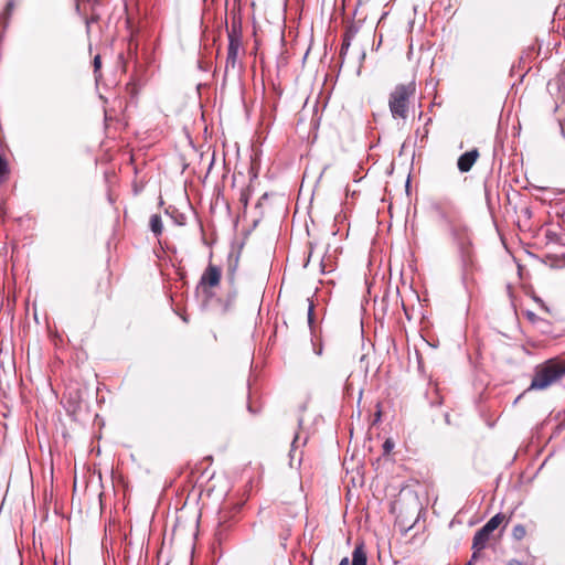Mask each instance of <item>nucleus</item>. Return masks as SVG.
I'll use <instances>...</instances> for the list:
<instances>
[{"instance_id":"obj_1","label":"nucleus","mask_w":565,"mask_h":565,"mask_svg":"<svg viewBox=\"0 0 565 565\" xmlns=\"http://www.w3.org/2000/svg\"><path fill=\"white\" fill-rule=\"evenodd\" d=\"M437 213L449 225V231L457 245L461 266V282L467 291L473 285V271L476 269L475 256L471 245V238L468 227L458 222H451L440 207H436Z\"/></svg>"},{"instance_id":"obj_2","label":"nucleus","mask_w":565,"mask_h":565,"mask_svg":"<svg viewBox=\"0 0 565 565\" xmlns=\"http://www.w3.org/2000/svg\"><path fill=\"white\" fill-rule=\"evenodd\" d=\"M565 376V362L550 359L534 370L532 382L526 391H543Z\"/></svg>"},{"instance_id":"obj_3","label":"nucleus","mask_w":565,"mask_h":565,"mask_svg":"<svg viewBox=\"0 0 565 565\" xmlns=\"http://www.w3.org/2000/svg\"><path fill=\"white\" fill-rule=\"evenodd\" d=\"M416 85L414 82L408 84H398L390 94L388 107L394 119L405 120L408 115L409 98L415 94Z\"/></svg>"},{"instance_id":"obj_4","label":"nucleus","mask_w":565,"mask_h":565,"mask_svg":"<svg viewBox=\"0 0 565 565\" xmlns=\"http://www.w3.org/2000/svg\"><path fill=\"white\" fill-rule=\"evenodd\" d=\"M504 520V515L498 513L493 515L481 529H479L472 540V548L477 551L483 550L489 540L491 533L499 527Z\"/></svg>"},{"instance_id":"obj_5","label":"nucleus","mask_w":565,"mask_h":565,"mask_svg":"<svg viewBox=\"0 0 565 565\" xmlns=\"http://www.w3.org/2000/svg\"><path fill=\"white\" fill-rule=\"evenodd\" d=\"M221 277V268L212 264H210L203 271L198 285V289H202V292L206 299H210L213 296L211 288L218 286Z\"/></svg>"},{"instance_id":"obj_6","label":"nucleus","mask_w":565,"mask_h":565,"mask_svg":"<svg viewBox=\"0 0 565 565\" xmlns=\"http://www.w3.org/2000/svg\"><path fill=\"white\" fill-rule=\"evenodd\" d=\"M479 157V152L477 149H472L470 151H467L462 153L457 161V167L460 172H468L475 164Z\"/></svg>"},{"instance_id":"obj_7","label":"nucleus","mask_w":565,"mask_h":565,"mask_svg":"<svg viewBox=\"0 0 565 565\" xmlns=\"http://www.w3.org/2000/svg\"><path fill=\"white\" fill-rule=\"evenodd\" d=\"M228 36V46H227V56L228 58L236 60L238 58V52L242 45L241 35L233 29L227 33Z\"/></svg>"},{"instance_id":"obj_8","label":"nucleus","mask_w":565,"mask_h":565,"mask_svg":"<svg viewBox=\"0 0 565 565\" xmlns=\"http://www.w3.org/2000/svg\"><path fill=\"white\" fill-rule=\"evenodd\" d=\"M367 557L363 543L355 545L352 552V565H366Z\"/></svg>"},{"instance_id":"obj_9","label":"nucleus","mask_w":565,"mask_h":565,"mask_svg":"<svg viewBox=\"0 0 565 565\" xmlns=\"http://www.w3.org/2000/svg\"><path fill=\"white\" fill-rule=\"evenodd\" d=\"M150 230L151 232L156 235V236H159L162 234V231H163V224H162V218L159 214H152L150 216Z\"/></svg>"},{"instance_id":"obj_10","label":"nucleus","mask_w":565,"mask_h":565,"mask_svg":"<svg viewBox=\"0 0 565 565\" xmlns=\"http://www.w3.org/2000/svg\"><path fill=\"white\" fill-rule=\"evenodd\" d=\"M238 266V255L234 256L231 254L228 256V265H227V276L231 284H234L235 273Z\"/></svg>"},{"instance_id":"obj_11","label":"nucleus","mask_w":565,"mask_h":565,"mask_svg":"<svg viewBox=\"0 0 565 565\" xmlns=\"http://www.w3.org/2000/svg\"><path fill=\"white\" fill-rule=\"evenodd\" d=\"M9 173V163L7 159L0 154V184L8 178Z\"/></svg>"},{"instance_id":"obj_12","label":"nucleus","mask_w":565,"mask_h":565,"mask_svg":"<svg viewBox=\"0 0 565 565\" xmlns=\"http://www.w3.org/2000/svg\"><path fill=\"white\" fill-rule=\"evenodd\" d=\"M526 535V530L522 524H516L512 530V536L516 541H521Z\"/></svg>"},{"instance_id":"obj_13","label":"nucleus","mask_w":565,"mask_h":565,"mask_svg":"<svg viewBox=\"0 0 565 565\" xmlns=\"http://www.w3.org/2000/svg\"><path fill=\"white\" fill-rule=\"evenodd\" d=\"M300 436L298 434L295 435L294 439H292V443H291V449H290V452H289V456H290V460L292 461L296 457V452H297V449L299 448L300 446Z\"/></svg>"},{"instance_id":"obj_14","label":"nucleus","mask_w":565,"mask_h":565,"mask_svg":"<svg viewBox=\"0 0 565 565\" xmlns=\"http://www.w3.org/2000/svg\"><path fill=\"white\" fill-rule=\"evenodd\" d=\"M307 301L309 302V306H308V323H309L310 327H312L315 305H313V302L310 299H307Z\"/></svg>"},{"instance_id":"obj_15","label":"nucleus","mask_w":565,"mask_h":565,"mask_svg":"<svg viewBox=\"0 0 565 565\" xmlns=\"http://www.w3.org/2000/svg\"><path fill=\"white\" fill-rule=\"evenodd\" d=\"M394 448V443L392 439H386L383 444L384 454H390Z\"/></svg>"},{"instance_id":"obj_16","label":"nucleus","mask_w":565,"mask_h":565,"mask_svg":"<svg viewBox=\"0 0 565 565\" xmlns=\"http://www.w3.org/2000/svg\"><path fill=\"white\" fill-rule=\"evenodd\" d=\"M237 61L226 57L225 63V72H228L230 68L234 70L236 67Z\"/></svg>"},{"instance_id":"obj_17","label":"nucleus","mask_w":565,"mask_h":565,"mask_svg":"<svg viewBox=\"0 0 565 565\" xmlns=\"http://www.w3.org/2000/svg\"><path fill=\"white\" fill-rule=\"evenodd\" d=\"M13 6H14V4H13V1H9V2L7 3L6 9H4V12H3V14H4L6 19H8V18H9V15L11 14V12H12V10H13Z\"/></svg>"},{"instance_id":"obj_18","label":"nucleus","mask_w":565,"mask_h":565,"mask_svg":"<svg viewBox=\"0 0 565 565\" xmlns=\"http://www.w3.org/2000/svg\"><path fill=\"white\" fill-rule=\"evenodd\" d=\"M236 296H237V291H236V290H233V291L228 292V295H227V300H226L227 306H228L230 303H233V302L235 301Z\"/></svg>"},{"instance_id":"obj_19","label":"nucleus","mask_w":565,"mask_h":565,"mask_svg":"<svg viewBox=\"0 0 565 565\" xmlns=\"http://www.w3.org/2000/svg\"><path fill=\"white\" fill-rule=\"evenodd\" d=\"M327 260H329V257L327 258L326 256L322 257L321 262H320V267H321V271L322 273H326L327 271Z\"/></svg>"},{"instance_id":"obj_20","label":"nucleus","mask_w":565,"mask_h":565,"mask_svg":"<svg viewBox=\"0 0 565 565\" xmlns=\"http://www.w3.org/2000/svg\"><path fill=\"white\" fill-rule=\"evenodd\" d=\"M100 67V56L97 55L94 57V71L97 72V70Z\"/></svg>"},{"instance_id":"obj_21","label":"nucleus","mask_w":565,"mask_h":565,"mask_svg":"<svg viewBox=\"0 0 565 565\" xmlns=\"http://www.w3.org/2000/svg\"><path fill=\"white\" fill-rule=\"evenodd\" d=\"M478 552L477 550H475L471 558L468 561V563L466 565H473V563L476 562V559L478 558Z\"/></svg>"},{"instance_id":"obj_22","label":"nucleus","mask_w":565,"mask_h":565,"mask_svg":"<svg viewBox=\"0 0 565 565\" xmlns=\"http://www.w3.org/2000/svg\"><path fill=\"white\" fill-rule=\"evenodd\" d=\"M505 565H523V564L519 559L512 558V559H509Z\"/></svg>"},{"instance_id":"obj_23","label":"nucleus","mask_w":565,"mask_h":565,"mask_svg":"<svg viewBox=\"0 0 565 565\" xmlns=\"http://www.w3.org/2000/svg\"><path fill=\"white\" fill-rule=\"evenodd\" d=\"M534 300H535L537 303H540L542 308H544L546 311H548V309L545 307V305H544V302H543V300H542V299H540V298H534Z\"/></svg>"},{"instance_id":"obj_24","label":"nucleus","mask_w":565,"mask_h":565,"mask_svg":"<svg viewBox=\"0 0 565 565\" xmlns=\"http://www.w3.org/2000/svg\"><path fill=\"white\" fill-rule=\"evenodd\" d=\"M349 558L348 557H344L340 561L339 565H349Z\"/></svg>"},{"instance_id":"obj_25","label":"nucleus","mask_w":565,"mask_h":565,"mask_svg":"<svg viewBox=\"0 0 565 565\" xmlns=\"http://www.w3.org/2000/svg\"><path fill=\"white\" fill-rule=\"evenodd\" d=\"M348 46H350V42H349V40H348V41H344L342 50H343L344 47H345V49H348Z\"/></svg>"},{"instance_id":"obj_26","label":"nucleus","mask_w":565,"mask_h":565,"mask_svg":"<svg viewBox=\"0 0 565 565\" xmlns=\"http://www.w3.org/2000/svg\"><path fill=\"white\" fill-rule=\"evenodd\" d=\"M177 223H178L179 225H183V224H184V217L181 215V221H177Z\"/></svg>"},{"instance_id":"obj_27","label":"nucleus","mask_w":565,"mask_h":565,"mask_svg":"<svg viewBox=\"0 0 565 565\" xmlns=\"http://www.w3.org/2000/svg\"><path fill=\"white\" fill-rule=\"evenodd\" d=\"M248 411H249L250 413H254V409H253L252 405H248Z\"/></svg>"},{"instance_id":"obj_28","label":"nucleus","mask_w":565,"mask_h":565,"mask_svg":"<svg viewBox=\"0 0 565 565\" xmlns=\"http://www.w3.org/2000/svg\"><path fill=\"white\" fill-rule=\"evenodd\" d=\"M307 443V438H305L302 441H301V446H305Z\"/></svg>"},{"instance_id":"obj_29","label":"nucleus","mask_w":565,"mask_h":565,"mask_svg":"<svg viewBox=\"0 0 565 565\" xmlns=\"http://www.w3.org/2000/svg\"><path fill=\"white\" fill-rule=\"evenodd\" d=\"M321 352H322V349L320 348L316 353H317L318 355H320V354H321Z\"/></svg>"}]
</instances>
